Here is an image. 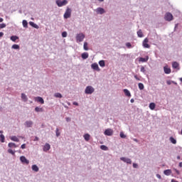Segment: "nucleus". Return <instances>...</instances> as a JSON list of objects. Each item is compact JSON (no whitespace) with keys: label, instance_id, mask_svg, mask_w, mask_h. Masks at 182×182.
<instances>
[{"label":"nucleus","instance_id":"49530a36","mask_svg":"<svg viewBox=\"0 0 182 182\" xmlns=\"http://www.w3.org/2000/svg\"><path fill=\"white\" fill-rule=\"evenodd\" d=\"M132 166H133L134 168H139V164H137L134 163Z\"/></svg>","mask_w":182,"mask_h":182},{"label":"nucleus","instance_id":"72a5a7b5","mask_svg":"<svg viewBox=\"0 0 182 182\" xmlns=\"http://www.w3.org/2000/svg\"><path fill=\"white\" fill-rule=\"evenodd\" d=\"M55 97H58L59 99H62L63 96L62 94L57 92L54 94Z\"/></svg>","mask_w":182,"mask_h":182},{"label":"nucleus","instance_id":"79ce46f5","mask_svg":"<svg viewBox=\"0 0 182 182\" xmlns=\"http://www.w3.org/2000/svg\"><path fill=\"white\" fill-rule=\"evenodd\" d=\"M119 136L121 139H126V135L123 132H120Z\"/></svg>","mask_w":182,"mask_h":182},{"label":"nucleus","instance_id":"1a4fd4ad","mask_svg":"<svg viewBox=\"0 0 182 182\" xmlns=\"http://www.w3.org/2000/svg\"><path fill=\"white\" fill-rule=\"evenodd\" d=\"M24 126L25 127H27V128L32 127V126H33V122H32L31 120L26 121L24 122Z\"/></svg>","mask_w":182,"mask_h":182},{"label":"nucleus","instance_id":"6e6d98bb","mask_svg":"<svg viewBox=\"0 0 182 182\" xmlns=\"http://www.w3.org/2000/svg\"><path fill=\"white\" fill-rule=\"evenodd\" d=\"M39 141V137L35 136V139H33V141Z\"/></svg>","mask_w":182,"mask_h":182},{"label":"nucleus","instance_id":"c03bdc74","mask_svg":"<svg viewBox=\"0 0 182 182\" xmlns=\"http://www.w3.org/2000/svg\"><path fill=\"white\" fill-rule=\"evenodd\" d=\"M4 28H6V24L5 23L0 24V29H4Z\"/></svg>","mask_w":182,"mask_h":182},{"label":"nucleus","instance_id":"603ef678","mask_svg":"<svg viewBox=\"0 0 182 182\" xmlns=\"http://www.w3.org/2000/svg\"><path fill=\"white\" fill-rule=\"evenodd\" d=\"M166 83H167V85H171V83H173V81H171V80H167L166 81Z\"/></svg>","mask_w":182,"mask_h":182},{"label":"nucleus","instance_id":"13d9d810","mask_svg":"<svg viewBox=\"0 0 182 182\" xmlns=\"http://www.w3.org/2000/svg\"><path fill=\"white\" fill-rule=\"evenodd\" d=\"M2 36H4V33L3 32H0V38H2Z\"/></svg>","mask_w":182,"mask_h":182},{"label":"nucleus","instance_id":"f257e3e1","mask_svg":"<svg viewBox=\"0 0 182 182\" xmlns=\"http://www.w3.org/2000/svg\"><path fill=\"white\" fill-rule=\"evenodd\" d=\"M68 0H56L55 4L59 8H62V6H65V5H68Z\"/></svg>","mask_w":182,"mask_h":182},{"label":"nucleus","instance_id":"a878e982","mask_svg":"<svg viewBox=\"0 0 182 182\" xmlns=\"http://www.w3.org/2000/svg\"><path fill=\"white\" fill-rule=\"evenodd\" d=\"M169 140H170L171 143H172V144H177V140H176V139H174V137L171 136L169 138Z\"/></svg>","mask_w":182,"mask_h":182},{"label":"nucleus","instance_id":"bb28decb","mask_svg":"<svg viewBox=\"0 0 182 182\" xmlns=\"http://www.w3.org/2000/svg\"><path fill=\"white\" fill-rule=\"evenodd\" d=\"M147 60H149V56H146V58H139V62H147Z\"/></svg>","mask_w":182,"mask_h":182},{"label":"nucleus","instance_id":"4c0bfd02","mask_svg":"<svg viewBox=\"0 0 182 182\" xmlns=\"http://www.w3.org/2000/svg\"><path fill=\"white\" fill-rule=\"evenodd\" d=\"M55 136H56V137H59V136H60V132H59V128H56V129H55Z\"/></svg>","mask_w":182,"mask_h":182},{"label":"nucleus","instance_id":"052dcab7","mask_svg":"<svg viewBox=\"0 0 182 182\" xmlns=\"http://www.w3.org/2000/svg\"><path fill=\"white\" fill-rule=\"evenodd\" d=\"M134 141H136V143H139V140L137 139H134Z\"/></svg>","mask_w":182,"mask_h":182},{"label":"nucleus","instance_id":"09e8293b","mask_svg":"<svg viewBox=\"0 0 182 182\" xmlns=\"http://www.w3.org/2000/svg\"><path fill=\"white\" fill-rule=\"evenodd\" d=\"M21 149H22L23 150L24 149H26V144H23L21 146Z\"/></svg>","mask_w":182,"mask_h":182},{"label":"nucleus","instance_id":"dca6fc26","mask_svg":"<svg viewBox=\"0 0 182 182\" xmlns=\"http://www.w3.org/2000/svg\"><path fill=\"white\" fill-rule=\"evenodd\" d=\"M147 42H149V39L145 38V39L144 40V41H143V46H144V48H150V45H149V44L147 43Z\"/></svg>","mask_w":182,"mask_h":182},{"label":"nucleus","instance_id":"f3484780","mask_svg":"<svg viewBox=\"0 0 182 182\" xmlns=\"http://www.w3.org/2000/svg\"><path fill=\"white\" fill-rule=\"evenodd\" d=\"M123 92L125 95V96H127V97H132V94L130 93V91L127 89H124Z\"/></svg>","mask_w":182,"mask_h":182},{"label":"nucleus","instance_id":"ddd939ff","mask_svg":"<svg viewBox=\"0 0 182 182\" xmlns=\"http://www.w3.org/2000/svg\"><path fill=\"white\" fill-rule=\"evenodd\" d=\"M172 68L173 69H177L178 70H180V64L176 61L172 63Z\"/></svg>","mask_w":182,"mask_h":182},{"label":"nucleus","instance_id":"4468645a","mask_svg":"<svg viewBox=\"0 0 182 182\" xmlns=\"http://www.w3.org/2000/svg\"><path fill=\"white\" fill-rule=\"evenodd\" d=\"M35 101L38 102L41 105H43L45 103V100H43V98L42 97H35Z\"/></svg>","mask_w":182,"mask_h":182},{"label":"nucleus","instance_id":"6e6552de","mask_svg":"<svg viewBox=\"0 0 182 182\" xmlns=\"http://www.w3.org/2000/svg\"><path fill=\"white\" fill-rule=\"evenodd\" d=\"M91 68L92 69H93V70H97V72H100V68H99V65L97 64V63H94L91 65Z\"/></svg>","mask_w":182,"mask_h":182},{"label":"nucleus","instance_id":"680f3d73","mask_svg":"<svg viewBox=\"0 0 182 182\" xmlns=\"http://www.w3.org/2000/svg\"><path fill=\"white\" fill-rule=\"evenodd\" d=\"M171 182H178L176 179H171Z\"/></svg>","mask_w":182,"mask_h":182},{"label":"nucleus","instance_id":"aec40b11","mask_svg":"<svg viewBox=\"0 0 182 182\" xmlns=\"http://www.w3.org/2000/svg\"><path fill=\"white\" fill-rule=\"evenodd\" d=\"M82 59H87L89 58V53H82L81 55Z\"/></svg>","mask_w":182,"mask_h":182},{"label":"nucleus","instance_id":"e433bc0d","mask_svg":"<svg viewBox=\"0 0 182 182\" xmlns=\"http://www.w3.org/2000/svg\"><path fill=\"white\" fill-rule=\"evenodd\" d=\"M100 149H101V150H104L105 151L108 150L107 146H106L105 145H101Z\"/></svg>","mask_w":182,"mask_h":182},{"label":"nucleus","instance_id":"69168bd1","mask_svg":"<svg viewBox=\"0 0 182 182\" xmlns=\"http://www.w3.org/2000/svg\"><path fill=\"white\" fill-rule=\"evenodd\" d=\"M0 22H4V18L0 17Z\"/></svg>","mask_w":182,"mask_h":182},{"label":"nucleus","instance_id":"393cba45","mask_svg":"<svg viewBox=\"0 0 182 182\" xmlns=\"http://www.w3.org/2000/svg\"><path fill=\"white\" fill-rule=\"evenodd\" d=\"M11 41H12V42H16V41H18V39H19V37H18L17 36H12L10 38Z\"/></svg>","mask_w":182,"mask_h":182},{"label":"nucleus","instance_id":"f03ea898","mask_svg":"<svg viewBox=\"0 0 182 182\" xmlns=\"http://www.w3.org/2000/svg\"><path fill=\"white\" fill-rule=\"evenodd\" d=\"M72 16V9L67 7L65 12L63 15L64 19H69Z\"/></svg>","mask_w":182,"mask_h":182},{"label":"nucleus","instance_id":"c756f323","mask_svg":"<svg viewBox=\"0 0 182 182\" xmlns=\"http://www.w3.org/2000/svg\"><path fill=\"white\" fill-rule=\"evenodd\" d=\"M11 140H12V141H16L17 143L19 142V139H18L16 136H11Z\"/></svg>","mask_w":182,"mask_h":182},{"label":"nucleus","instance_id":"b1692460","mask_svg":"<svg viewBox=\"0 0 182 182\" xmlns=\"http://www.w3.org/2000/svg\"><path fill=\"white\" fill-rule=\"evenodd\" d=\"M31 168L33 171H36V173H38V171H39V167H38L36 165H33L31 166Z\"/></svg>","mask_w":182,"mask_h":182},{"label":"nucleus","instance_id":"8fccbe9b","mask_svg":"<svg viewBox=\"0 0 182 182\" xmlns=\"http://www.w3.org/2000/svg\"><path fill=\"white\" fill-rule=\"evenodd\" d=\"M65 120L68 122V123H69V122H71L72 119L70 117H66Z\"/></svg>","mask_w":182,"mask_h":182},{"label":"nucleus","instance_id":"4be33fe9","mask_svg":"<svg viewBox=\"0 0 182 182\" xmlns=\"http://www.w3.org/2000/svg\"><path fill=\"white\" fill-rule=\"evenodd\" d=\"M83 137H84L85 141H89V140H90V134H84Z\"/></svg>","mask_w":182,"mask_h":182},{"label":"nucleus","instance_id":"cd10ccee","mask_svg":"<svg viewBox=\"0 0 182 182\" xmlns=\"http://www.w3.org/2000/svg\"><path fill=\"white\" fill-rule=\"evenodd\" d=\"M149 109H151V110H154V109H156V104L154 102L150 103Z\"/></svg>","mask_w":182,"mask_h":182},{"label":"nucleus","instance_id":"a19ab883","mask_svg":"<svg viewBox=\"0 0 182 182\" xmlns=\"http://www.w3.org/2000/svg\"><path fill=\"white\" fill-rule=\"evenodd\" d=\"M8 153H9L10 154H12V156H15V151H14L11 149H8Z\"/></svg>","mask_w":182,"mask_h":182},{"label":"nucleus","instance_id":"3c124183","mask_svg":"<svg viewBox=\"0 0 182 182\" xmlns=\"http://www.w3.org/2000/svg\"><path fill=\"white\" fill-rule=\"evenodd\" d=\"M174 171L178 174V176H180V171L177 170L176 168H174Z\"/></svg>","mask_w":182,"mask_h":182},{"label":"nucleus","instance_id":"9b49d317","mask_svg":"<svg viewBox=\"0 0 182 182\" xmlns=\"http://www.w3.org/2000/svg\"><path fill=\"white\" fill-rule=\"evenodd\" d=\"M164 72L166 75H170L171 73V69L168 68V65H166L164 67Z\"/></svg>","mask_w":182,"mask_h":182},{"label":"nucleus","instance_id":"2f4dec72","mask_svg":"<svg viewBox=\"0 0 182 182\" xmlns=\"http://www.w3.org/2000/svg\"><path fill=\"white\" fill-rule=\"evenodd\" d=\"M137 35H138L139 38H143V36H144L143 31H141V30H139L137 31Z\"/></svg>","mask_w":182,"mask_h":182},{"label":"nucleus","instance_id":"4d7b16f0","mask_svg":"<svg viewBox=\"0 0 182 182\" xmlns=\"http://www.w3.org/2000/svg\"><path fill=\"white\" fill-rule=\"evenodd\" d=\"M134 78H135L136 80H140V78H139V77H137V75H134Z\"/></svg>","mask_w":182,"mask_h":182},{"label":"nucleus","instance_id":"7ed1b4c3","mask_svg":"<svg viewBox=\"0 0 182 182\" xmlns=\"http://www.w3.org/2000/svg\"><path fill=\"white\" fill-rule=\"evenodd\" d=\"M85 36L83 34V33H77L75 36L76 42H83V40L85 39Z\"/></svg>","mask_w":182,"mask_h":182},{"label":"nucleus","instance_id":"864d4df0","mask_svg":"<svg viewBox=\"0 0 182 182\" xmlns=\"http://www.w3.org/2000/svg\"><path fill=\"white\" fill-rule=\"evenodd\" d=\"M177 28H178V23L175 24L174 32H176V30L177 29Z\"/></svg>","mask_w":182,"mask_h":182},{"label":"nucleus","instance_id":"0e129e2a","mask_svg":"<svg viewBox=\"0 0 182 182\" xmlns=\"http://www.w3.org/2000/svg\"><path fill=\"white\" fill-rule=\"evenodd\" d=\"M178 166H179V167H182V162H180V163H179Z\"/></svg>","mask_w":182,"mask_h":182},{"label":"nucleus","instance_id":"5701e85b","mask_svg":"<svg viewBox=\"0 0 182 182\" xmlns=\"http://www.w3.org/2000/svg\"><path fill=\"white\" fill-rule=\"evenodd\" d=\"M98 63L101 68H105V66H106V63L104 60H100Z\"/></svg>","mask_w":182,"mask_h":182},{"label":"nucleus","instance_id":"bf43d9fd","mask_svg":"<svg viewBox=\"0 0 182 182\" xmlns=\"http://www.w3.org/2000/svg\"><path fill=\"white\" fill-rule=\"evenodd\" d=\"M73 105H75V106H79V104L76 102H73Z\"/></svg>","mask_w":182,"mask_h":182},{"label":"nucleus","instance_id":"37998d69","mask_svg":"<svg viewBox=\"0 0 182 182\" xmlns=\"http://www.w3.org/2000/svg\"><path fill=\"white\" fill-rule=\"evenodd\" d=\"M67 36H68V32L63 31V32L62 33V37H63V38H66Z\"/></svg>","mask_w":182,"mask_h":182},{"label":"nucleus","instance_id":"774afa93","mask_svg":"<svg viewBox=\"0 0 182 182\" xmlns=\"http://www.w3.org/2000/svg\"><path fill=\"white\" fill-rule=\"evenodd\" d=\"M172 83H173V85H177V82L172 81Z\"/></svg>","mask_w":182,"mask_h":182},{"label":"nucleus","instance_id":"c9c22d12","mask_svg":"<svg viewBox=\"0 0 182 182\" xmlns=\"http://www.w3.org/2000/svg\"><path fill=\"white\" fill-rule=\"evenodd\" d=\"M87 42H85L84 43V46H83V48H84V50H89V48L87 47Z\"/></svg>","mask_w":182,"mask_h":182},{"label":"nucleus","instance_id":"a18cd8bd","mask_svg":"<svg viewBox=\"0 0 182 182\" xmlns=\"http://www.w3.org/2000/svg\"><path fill=\"white\" fill-rule=\"evenodd\" d=\"M141 72H142V73H146V68H144V66L141 67Z\"/></svg>","mask_w":182,"mask_h":182},{"label":"nucleus","instance_id":"e2e57ef3","mask_svg":"<svg viewBox=\"0 0 182 182\" xmlns=\"http://www.w3.org/2000/svg\"><path fill=\"white\" fill-rule=\"evenodd\" d=\"M130 102L131 103H134V99H131Z\"/></svg>","mask_w":182,"mask_h":182},{"label":"nucleus","instance_id":"20e7f679","mask_svg":"<svg viewBox=\"0 0 182 182\" xmlns=\"http://www.w3.org/2000/svg\"><path fill=\"white\" fill-rule=\"evenodd\" d=\"M95 92V88L89 85L87 86L85 90V95H92Z\"/></svg>","mask_w":182,"mask_h":182},{"label":"nucleus","instance_id":"338daca9","mask_svg":"<svg viewBox=\"0 0 182 182\" xmlns=\"http://www.w3.org/2000/svg\"><path fill=\"white\" fill-rule=\"evenodd\" d=\"M180 159H181V156H177V160H180Z\"/></svg>","mask_w":182,"mask_h":182},{"label":"nucleus","instance_id":"de8ad7c7","mask_svg":"<svg viewBox=\"0 0 182 182\" xmlns=\"http://www.w3.org/2000/svg\"><path fill=\"white\" fill-rule=\"evenodd\" d=\"M126 46H127L129 48V49H130L132 48V43H126Z\"/></svg>","mask_w":182,"mask_h":182},{"label":"nucleus","instance_id":"9d476101","mask_svg":"<svg viewBox=\"0 0 182 182\" xmlns=\"http://www.w3.org/2000/svg\"><path fill=\"white\" fill-rule=\"evenodd\" d=\"M120 160L124 161V163H127V164H132V159L126 157H121Z\"/></svg>","mask_w":182,"mask_h":182},{"label":"nucleus","instance_id":"6ab92c4d","mask_svg":"<svg viewBox=\"0 0 182 182\" xmlns=\"http://www.w3.org/2000/svg\"><path fill=\"white\" fill-rule=\"evenodd\" d=\"M21 99L23 102H28V96L25 93H21Z\"/></svg>","mask_w":182,"mask_h":182},{"label":"nucleus","instance_id":"f704fd0d","mask_svg":"<svg viewBox=\"0 0 182 182\" xmlns=\"http://www.w3.org/2000/svg\"><path fill=\"white\" fill-rule=\"evenodd\" d=\"M23 28H28V21L26 20H23Z\"/></svg>","mask_w":182,"mask_h":182},{"label":"nucleus","instance_id":"5fc2aeb1","mask_svg":"<svg viewBox=\"0 0 182 182\" xmlns=\"http://www.w3.org/2000/svg\"><path fill=\"white\" fill-rule=\"evenodd\" d=\"M156 177H157V178H159V180H161V175H160V174H156Z\"/></svg>","mask_w":182,"mask_h":182},{"label":"nucleus","instance_id":"423d86ee","mask_svg":"<svg viewBox=\"0 0 182 182\" xmlns=\"http://www.w3.org/2000/svg\"><path fill=\"white\" fill-rule=\"evenodd\" d=\"M95 12L98 14V15H103V14H106V10H105V9L102 8V7H98L95 9Z\"/></svg>","mask_w":182,"mask_h":182},{"label":"nucleus","instance_id":"412c9836","mask_svg":"<svg viewBox=\"0 0 182 182\" xmlns=\"http://www.w3.org/2000/svg\"><path fill=\"white\" fill-rule=\"evenodd\" d=\"M164 174H165V176H171V169H166V170L164 171Z\"/></svg>","mask_w":182,"mask_h":182},{"label":"nucleus","instance_id":"7c9ffc66","mask_svg":"<svg viewBox=\"0 0 182 182\" xmlns=\"http://www.w3.org/2000/svg\"><path fill=\"white\" fill-rule=\"evenodd\" d=\"M0 141L1 143H5V136L2 134L0 135Z\"/></svg>","mask_w":182,"mask_h":182},{"label":"nucleus","instance_id":"2eb2a0df","mask_svg":"<svg viewBox=\"0 0 182 182\" xmlns=\"http://www.w3.org/2000/svg\"><path fill=\"white\" fill-rule=\"evenodd\" d=\"M43 151H49L50 150V144L46 143L43 148Z\"/></svg>","mask_w":182,"mask_h":182},{"label":"nucleus","instance_id":"c85d7f7f","mask_svg":"<svg viewBox=\"0 0 182 182\" xmlns=\"http://www.w3.org/2000/svg\"><path fill=\"white\" fill-rule=\"evenodd\" d=\"M8 146H9V147H10V149H12V148H14H14L18 147V146L16 145L15 143H13V142L9 143Z\"/></svg>","mask_w":182,"mask_h":182},{"label":"nucleus","instance_id":"58836bf2","mask_svg":"<svg viewBox=\"0 0 182 182\" xmlns=\"http://www.w3.org/2000/svg\"><path fill=\"white\" fill-rule=\"evenodd\" d=\"M35 111L37 112H43V109L39 107H36L35 108Z\"/></svg>","mask_w":182,"mask_h":182},{"label":"nucleus","instance_id":"a211bd4d","mask_svg":"<svg viewBox=\"0 0 182 182\" xmlns=\"http://www.w3.org/2000/svg\"><path fill=\"white\" fill-rule=\"evenodd\" d=\"M29 25L32 26L33 28H35V29H39V26H38L36 23H33V21H30Z\"/></svg>","mask_w":182,"mask_h":182},{"label":"nucleus","instance_id":"39448f33","mask_svg":"<svg viewBox=\"0 0 182 182\" xmlns=\"http://www.w3.org/2000/svg\"><path fill=\"white\" fill-rule=\"evenodd\" d=\"M173 14H171L170 12H167L164 16L165 21H167L168 22H171V21H173Z\"/></svg>","mask_w":182,"mask_h":182},{"label":"nucleus","instance_id":"0eeeda50","mask_svg":"<svg viewBox=\"0 0 182 182\" xmlns=\"http://www.w3.org/2000/svg\"><path fill=\"white\" fill-rule=\"evenodd\" d=\"M113 133H114L113 129L110 128L105 129V131L104 132V134L105 136H113Z\"/></svg>","mask_w":182,"mask_h":182},{"label":"nucleus","instance_id":"ea45409f","mask_svg":"<svg viewBox=\"0 0 182 182\" xmlns=\"http://www.w3.org/2000/svg\"><path fill=\"white\" fill-rule=\"evenodd\" d=\"M12 49H19V45L14 44L11 46Z\"/></svg>","mask_w":182,"mask_h":182},{"label":"nucleus","instance_id":"f8f14e48","mask_svg":"<svg viewBox=\"0 0 182 182\" xmlns=\"http://www.w3.org/2000/svg\"><path fill=\"white\" fill-rule=\"evenodd\" d=\"M20 161H21V163H23V164H28L29 163V160H28L26 157L23 156L20 157Z\"/></svg>","mask_w":182,"mask_h":182},{"label":"nucleus","instance_id":"473e14b6","mask_svg":"<svg viewBox=\"0 0 182 182\" xmlns=\"http://www.w3.org/2000/svg\"><path fill=\"white\" fill-rule=\"evenodd\" d=\"M138 87H139V90H143V89H144V85H143V83H141V82H139L138 84Z\"/></svg>","mask_w":182,"mask_h":182}]
</instances>
